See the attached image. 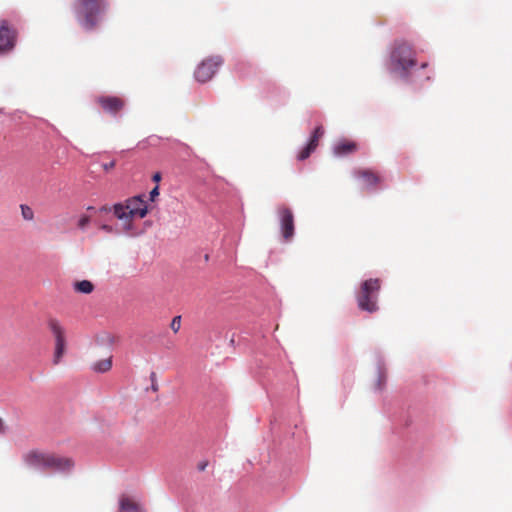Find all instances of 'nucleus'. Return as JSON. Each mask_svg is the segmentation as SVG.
Masks as SVG:
<instances>
[{
	"mask_svg": "<svg viewBox=\"0 0 512 512\" xmlns=\"http://www.w3.org/2000/svg\"><path fill=\"white\" fill-rule=\"evenodd\" d=\"M381 382H385V379L379 378V385H381Z\"/></svg>",
	"mask_w": 512,
	"mask_h": 512,
	"instance_id": "nucleus-28",
	"label": "nucleus"
},
{
	"mask_svg": "<svg viewBox=\"0 0 512 512\" xmlns=\"http://www.w3.org/2000/svg\"><path fill=\"white\" fill-rule=\"evenodd\" d=\"M7 431V426L4 420L0 417V434H5Z\"/></svg>",
	"mask_w": 512,
	"mask_h": 512,
	"instance_id": "nucleus-23",
	"label": "nucleus"
},
{
	"mask_svg": "<svg viewBox=\"0 0 512 512\" xmlns=\"http://www.w3.org/2000/svg\"><path fill=\"white\" fill-rule=\"evenodd\" d=\"M87 210H94V207L89 206V207L87 208Z\"/></svg>",
	"mask_w": 512,
	"mask_h": 512,
	"instance_id": "nucleus-30",
	"label": "nucleus"
},
{
	"mask_svg": "<svg viewBox=\"0 0 512 512\" xmlns=\"http://www.w3.org/2000/svg\"><path fill=\"white\" fill-rule=\"evenodd\" d=\"M281 233L285 241H290L294 236V215L290 208L281 206L278 208Z\"/></svg>",
	"mask_w": 512,
	"mask_h": 512,
	"instance_id": "nucleus-8",
	"label": "nucleus"
},
{
	"mask_svg": "<svg viewBox=\"0 0 512 512\" xmlns=\"http://www.w3.org/2000/svg\"><path fill=\"white\" fill-rule=\"evenodd\" d=\"M96 103L104 112L112 115H116L125 106L124 99L116 96H99L96 98Z\"/></svg>",
	"mask_w": 512,
	"mask_h": 512,
	"instance_id": "nucleus-9",
	"label": "nucleus"
},
{
	"mask_svg": "<svg viewBox=\"0 0 512 512\" xmlns=\"http://www.w3.org/2000/svg\"><path fill=\"white\" fill-rule=\"evenodd\" d=\"M45 460L44 470L69 471L73 467L71 459L60 457L52 453H47Z\"/></svg>",
	"mask_w": 512,
	"mask_h": 512,
	"instance_id": "nucleus-10",
	"label": "nucleus"
},
{
	"mask_svg": "<svg viewBox=\"0 0 512 512\" xmlns=\"http://www.w3.org/2000/svg\"><path fill=\"white\" fill-rule=\"evenodd\" d=\"M159 195V187L156 186L150 191V200L154 201L155 198Z\"/></svg>",
	"mask_w": 512,
	"mask_h": 512,
	"instance_id": "nucleus-22",
	"label": "nucleus"
},
{
	"mask_svg": "<svg viewBox=\"0 0 512 512\" xmlns=\"http://www.w3.org/2000/svg\"><path fill=\"white\" fill-rule=\"evenodd\" d=\"M100 229L107 232V233H112L113 232V227L110 226V225H107V224H103L100 226Z\"/></svg>",
	"mask_w": 512,
	"mask_h": 512,
	"instance_id": "nucleus-24",
	"label": "nucleus"
},
{
	"mask_svg": "<svg viewBox=\"0 0 512 512\" xmlns=\"http://www.w3.org/2000/svg\"><path fill=\"white\" fill-rule=\"evenodd\" d=\"M112 367V356L95 362L92 366L93 371L98 373H105Z\"/></svg>",
	"mask_w": 512,
	"mask_h": 512,
	"instance_id": "nucleus-16",
	"label": "nucleus"
},
{
	"mask_svg": "<svg viewBox=\"0 0 512 512\" xmlns=\"http://www.w3.org/2000/svg\"><path fill=\"white\" fill-rule=\"evenodd\" d=\"M354 175L362 180V184L366 188L375 187L380 182V176L372 169H357Z\"/></svg>",
	"mask_w": 512,
	"mask_h": 512,
	"instance_id": "nucleus-12",
	"label": "nucleus"
},
{
	"mask_svg": "<svg viewBox=\"0 0 512 512\" xmlns=\"http://www.w3.org/2000/svg\"><path fill=\"white\" fill-rule=\"evenodd\" d=\"M381 382H385V379L379 378V385H381Z\"/></svg>",
	"mask_w": 512,
	"mask_h": 512,
	"instance_id": "nucleus-29",
	"label": "nucleus"
},
{
	"mask_svg": "<svg viewBox=\"0 0 512 512\" xmlns=\"http://www.w3.org/2000/svg\"><path fill=\"white\" fill-rule=\"evenodd\" d=\"M324 130L322 126L316 127L308 144L298 154V159L303 161L307 159L310 154L317 148L320 138L323 136Z\"/></svg>",
	"mask_w": 512,
	"mask_h": 512,
	"instance_id": "nucleus-11",
	"label": "nucleus"
},
{
	"mask_svg": "<svg viewBox=\"0 0 512 512\" xmlns=\"http://www.w3.org/2000/svg\"><path fill=\"white\" fill-rule=\"evenodd\" d=\"M222 64L223 59L220 56H211L204 59L195 69V79L201 83L208 82Z\"/></svg>",
	"mask_w": 512,
	"mask_h": 512,
	"instance_id": "nucleus-6",
	"label": "nucleus"
},
{
	"mask_svg": "<svg viewBox=\"0 0 512 512\" xmlns=\"http://www.w3.org/2000/svg\"><path fill=\"white\" fill-rule=\"evenodd\" d=\"M392 63L396 70L403 74L416 65L415 53L407 43H399L394 48L391 55Z\"/></svg>",
	"mask_w": 512,
	"mask_h": 512,
	"instance_id": "nucleus-5",
	"label": "nucleus"
},
{
	"mask_svg": "<svg viewBox=\"0 0 512 512\" xmlns=\"http://www.w3.org/2000/svg\"><path fill=\"white\" fill-rule=\"evenodd\" d=\"M379 290V279H368L364 281L357 296L359 308L370 313L377 311V294Z\"/></svg>",
	"mask_w": 512,
	"mask_h": 512,
	"instance_id": "nucleus-3",
	"label": "nucleus"
},
{
	"mask_svg": "<svg viewBox=\"0 0 512 512\" xmlns=\"http://www.w3.org/2000/svg\"><path fill=\"white\" fill-rule=\"evenodd\" d=\"M105 338L109 343H113L114 337L111 334H106Z\"/></svg>",
	"mask_w": 512,
	"mask_h": 512,
	"instance_id": "nucleus-26",
	"label": "nucleus"
},
{
	"mask_svg": "<svg viewBox=\"0 0 512 512\" xmlns=\"http://www.w3.org/2000/svg\"><path fill=\"white\" fill-rule=\"evenodd\" d=\"M115 165H116V161H115V160H112V161H110L109 163H104V164L102 165V167H103V169H104L105 171H110L111 169H113V168L115 167Z\"/></svg>",
	"mask_w": 512,
	"mask_h": 512,
	"instance_id": "nucleus-21",
	"label": "nucleus"
},
{
	"mask_svg": "<svg viewBox=\"0 0 512 512\" xmlns=\"http://www.w3.org/2000/svg\"><path fill=\"white\" fill-rule=\"evenodd\" d=\"M46 455V452L32 450L24 455V461L30 467L44 470Z\"/></svg>",
	"mask_w": 512,
	"mask_h": 512,
	"instance_id": "nucleus-13",
	"label": "nucleus"
},
{
	"mask_svg": "<svg viewBox=\"0 0 512 512\" xmlns=\"http://www.w3.org/2000/svg\"><path fill=\"white\" fill-rule=\"evenodd\" d=\"M21 211H22V216L24 219L26 220H32L33 219V211L30 207L28 206H25V205H21Z\"/></svg>",
	"mask_w": 512,
	"mask_h": 512,
	"instance_id": "nucleus-19",
	"label": "nucleus"
},
{
	"mask_svg": "<svg viewBox=\"0 0 512 512\" xmlns=\"http://www.w3.org/2000/svg\"><path fill=\"white\" fill-rule=\"evenodd\" d=\"M74 289L80 293L90 294L94 289V285L88 280H82L74 284Z\"/></svg>",
	"mask_w": 512,
	"mask_h": 512,
	"instance_id": "nucleus-17",
	"label": "nucleus"
},
{
	"mask_svg": "<svg viewBox=\"0 0 512 512\" xmlns=\"http://www.w3.org/2000/svg\"><path fill=\"white\" fill-rule=\"evenodd\" d=\"M75 12L80 25L86 30L94 29L100 15L107 9V0H75Z\"/></svg>",
	"mask_w": 512,
	"mask_h": 512,
	"instance_id": "nucleus-2",
	"label": "nucleus"
},
{
	"mask_svg": "<svg viewBox=\"0 0 512 512\" xmlns=\"http://www.w3.org/2000/svg\"><path fill=\"white\" fill-rule=\"evenodd\" d=\"M47 327L55 341L53 364L58 365L66 352V331L61 322L55 317L47 319Z\"/></svg>",
	"mask_w": 512,
	"mask_h": 512,
	"instance_id": "nucleus-4",
	"label": "nucleus"
},
{
	"mask_svg": "<svg viewBox=\"0 0 512 512\" xmlns=\"http://www.w3.org/2000/svg\"><path fill=\"white\" fill-rule=\"evenodd\" d=\"M120 509L119 512H143L142 507L127 496H122L120 498Z\"/></svg>",
	"mask_w": 512,
	"mask_h": 512,
	"instance_id": "nucleus-15",
	"label": "nucleus"
},
{
	"mask_svg": "<svg viewBox=\"0 0 512 512\" xmlns=\"http://www.w3.org/2000/svg\"><path fill=\"white\" fill-rule=\"evenodd\" d=\"M358 145L356 142L342 140L337 142L333 147V152L336 156H346L356 152Z\"/></svg>",
	"mask_w": 512,
	"mask_h": 512,
	"instance_id": "nucleus-14",
	"label": "nucleus"
},
{
	"mask_svg": "<svg viewBox=\"0 0 512 512\" xmlns=\"http://www.w3.org/2000/svg\"><path fill=\"white\" fill-rule=\"evenodd\" d=\"M90 223V216L88 215H83L80 217V219L78 220V227L80 229H85L87 227V225Z\"/></svg>",
	"mask_w": 512,
	"mask_h": 512,
	"instance_id": "nucleus-20",
	"label": "nucleus"
},
{
	"mask_svg": "<svg viewBox=\"0 0 512 512\" xmlns=\"http://www.w3.org/2000/svg\"><path fill=\"white\" fill-rule=\"evenodd\" d=\"M154 182H159L161 180V174L159 172L155 173L152 177Z\"/></svg>",
	"mask_w": 512,
	"mask_h": 512,
	"instance_id": "nucleus-25",
	"label": "nucleus"
},
{
	"mask_svg": "<svg viewBox=\"0 0 512 512\" xmlns=\"http://www.w3.org/2000/svg\"><path fill=\"white\" fill-rule=\"evenodd\" d=\"M99 211L103 213L113 211L115 217L123 222L124 229L128 231L132 228L134 219H142L147 215L148 208L141 196H135L122 203H116L112 207L102 206Z\"/></svg>",
	"mask_w": 512,
	"mask_h": 512,
	"instance_id": "nucleus-1",
	"label": "nucleus"
},
{
	"mask_svg": "<svg viewBox=\"0 0 512 512\" xmlns=\"http://www.w3.org/2000/svg\"><path fill=\"white\" fill-rule=\"evenodd\" d=\"M180 327H181V316H175L170 323V328L172 329V331L174 333H177L180 330Z\"/></svg>",
	"mask_w": 512,
	"mask_h": 512,
	"instance_id": "nucleus-18",
	"label": "nucleus"
},
{
	"mask_svg": "<svg viewBox=\"0 0 512 512\" xmlns=\"http://www.w3.org/2000/svg\"><path fill=\"white\" fill-rule=\"evenodd\" d=\"M206 465H207L206 463L201 464V465L199 466V469H200V470H204V469H205V467H206Z\"/></svg>",
	"mask_w": 512,
	"mask_h": 512,
	"instance_id": "nucleus-27",
	"label": "nucleus"
},
{
	"mask_svg": "<svg viewBox=\"0 0 512 512\" xmlns=\"http://www.w3.org/2000/svg\"><path fill=\"white\" fill-rule=\"evenodd\" d=\"M18 32L8 20L0 21V54L12 51L16 45Z\"/></svg>",
	"mask_w": 512,
	"mask_h": 512,
	"instance_id": "nucleus-7",
	"label": "nucleus"
}]
</instances>
